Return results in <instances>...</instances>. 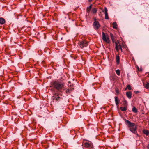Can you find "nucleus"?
I'll return each mask as SVG.
<instances>
[{"label":"nucleus","instance_id":"obj_1","mask_svg":"<svg viewBox=\"0 0 149 149\" xmlns=\"http://www.w3.org/2000/svg\"><path fill=\"white\" fill-rule=\"evenodd\" d=\"M124 120L130 130L133 134H136L138 136H139L138 134H137V126L135 124L131 122L126 119H125Z\"/></svg>","mask_w":149,"mask_h":149},{"label":"nucleus","instance_id":"obj_2","mask_svg":"<svg viewBox=\"0 0 149 149\" xmlns=\"http://www.w3.org/2000/svg\"><path fill=\"white\" fill-rule=\"evenodd\" d=\"M51 87L56 88L59 92H61L64 90V85L63 83L58 81H56L51 83Z\"/></svg>","mask_w":149,"mask_h":149},{"label":"nucleus","instance_id":"obj_3","mask_svg":"<svg viewBox=\"0 0 149 149\" xmlns=\"http://www.w3.org/2000/svg\"><path fill=\"white\" fill-rule=\"evenodd\" d=\"M62 96V94H60V93H55L53 94V95L52 96V99L54 100H55L57 101H60L61 98L59 97V95Z\"/></svg>","mask_w":149,"mask_h":149},{"label":"nucleus","instance_id":"obj_4","mask_svg":"<svg viewBox=\"0 0 149 149\" xmlns=\"http://www.w3.org/2000/svg\"><path fill=\"white\" fill-rule=\"evenodd\" d=\"M102 38L103 41H105L107 43H109L110 41L108 36H106L105 33L104 32H102Z\"/></svg>","mask_w":149,"mask_h":149},{"label":"nucleus","instance_id":"obj_5","mask_svg":"<svg viewBox=\"0 0 149 149\" xmlns=\"http://www.w3.org/2000/svg\"><path fill=\"white\" fill-rule=\"evenodd\" d=\"M95 21L93 23V26L95 30H97L98 29L100 26V25L99 24L98 22L96 20V19L95 18Z\"/></svg>","mask_w":149,"mask_h":149},{"label":"nucleus","instance_id":"obj_6","mask_svg":"<svg viewBox=\"0 0 149 149\" xmlns=\"http://www.w3.org/2000/svg\"><path fill=\"white\" fill-rule=\"evenodd\" d=\"M85 147L88 149H93V144L91 142L90 143L86 142L85 144Z\"/></svg>","mask_w":149,"mask_h":149},{"label":"nucleus","instance_id":"obj_7","mask_svg":"<svg viewBox=\"0 0 149 149\" xmlns=\"http://www.w3.org/2000/svg\"><path fill=\"white\" fill-rule=\"evenodd\" d=\"M88 45V43L85 40L81 41L80 43V47L82 48L86 47Z\"/></svg>","mask_w":149,"mask_h":149},{"label":"nucleus","instance_id":"obj_8","mask_svg":"<svg viewBox=\"0 0 149 149\" xmlns=\"http://www.w3.org/2000/svg\"><path fill=\"white\" fill-rule=\"evenodd\" d=\"M108 10L107 8L106 7H105L104 8V11L103 10H102V12H104L105 14V19H109V17L108 16V14L107 13Z\"/></svg>","mask_w":149,"mask_h":149},{"label":"nucleus","instance_id":"obj_9","mask_svg":"<svg viewBox=\"0 0 149 149\" xmlns=\"http://www.w3.org/2000/svg\"><path fill=\"white\" fill-rule=\"evenodd\" d=\"M117 77L114 74H113L111 75L110 77V79L111 81H115L117 79Z\"/></svg>","mask_w":149,"mask_h":149},{"label":"nucleus","instance_id":"obj_10","mask_svg":"<svg viewBox=\"0 0 149 149\" xmlns=\"http://www.w3.org/2000/svg\"><path fill=\"white\" fill-rule=\"evenodd\" d=\"M111 38V40H112V42H115V44H116V51L117 52H118V51H119V49H118V45L117 43L116 42H115V38H114V37Z\"/></svg>","mask_w":149,"mask_h":149},{"label":"nucleus","instance_id":"obj_11","mask_svg":"<svg viewBox=\"0 0 149 149\" xmlns=\"http://www.w3.org/2000/svg\"><path fill=\"white\" fill-rule=\"evenodd\" d=\"M126 93V95L129 99L131 98L132 97V93L130 91L127 92Z\"/></svg>","mask_w":149,"mask_h":149},{"label":"nucleus","instance_id":"obj_12","mask_svg":"<svg viewBox=\"0 0 149 149\" xmlns=\"http://www.w3.org/2000/svg\"><path fill=\"white\" fill-rule=\"evenodd\" d=\"M114 98L116 104L117 106L119 103L120 100L118 99L117 97L115 96Z\"/></svg>","mask_w":149,"mask_h":149},{"label":"nucleus","instance_id":"obj_13","mask_svg":"<svg viewBox=\"0 0 149 149\" xmlns=\"http://www.w3.org/2000/svg\"><path fill=\"white\" fill-rule=\"evenodd\" d=\"M5 23V20L3 18L1 17L0 18V24H3Z\"/></svg>","mask_w":149,"mask_h":149},{"label":"nucleus","instance_id":"obj_14","mask_svg":"<svg viewBox=\"0 0 149 149\" xmlns=\"http://www.w3.org/2000/svg\"><path fill=\"white\" fill-rule=\"evenodd\" d=\"M116 60L117 63L118 65L119 63L120 58L118 55H116Z\"/></svg>","mask_w":149,"mask_h":149},{"label":"nucleus","instance_id":"obj_15","mask_svg":"<svg viewBox=\"0 0 149 149\" xmlns=\"http://www.w3.org/2000/svg\"><path fill=\"white\" fill-rule=\"evenodd\" d=\"M74 89V88H69L68 89H67L66 90V93H71L72 90Z\"/></svg>","mask_w":149,"mask_h":149},{"label":"nucleus","instance_id":"obj_16","mask_svg":"<svg viewBox=\"0 0 149 149\" xmlns=\"http://www.w3.org/2000/svg\"><path fill=\"white\" fill-rule=\"evenodd\" d=\"M143 132L146 135H149V131L148 130H143Z\"/></svg>","mask_w":149,"mask_h":149},{"label":"nucleus","instance_id":"obj_17","mask_svg":"<svg viewBox=\"0 0 149 149\" xmlns=\"http://www.w3.org/2000/svg\"><path fill=\"white\" fill-rule=\"evenodd\" d=\"M143 84L144 86L145 87V88H147V89H149V83H147L146 84H145L144 83H143Z\"/></svg>","mask_w":149,"mask_h":149},{"label":"nucleus","instance_id":"obj_18","mask_svg":"<svg viewBox=\"0 0 149 149\" xmlns=\"http://www.w3.org/2000/svg\"><path fill=\"white\" fill-rule=\"evenodd\" d=\"M120 109L122 111H125L127 109V107H120Z\"/></svg>","mask_w":149,"mask_h":149},{"label":"nucleus","instance_id":"obj_19","mask_svg":"<svg viewBox=\"0 0 149 149\" xmlns=\"http://www.w3.org/2000/svg\"><path fill=\"white\" fill-rule=\"evenodd\" d=\"M92 5L91 4L90 6L89 7H87V12H88V13H89V12H90V10L92 8Z\"/></svg>","mask_w":149,"mask_h":149},{"label":"nucleus","instance_id":"obj_20","mask_svg":"<svg viewBox=\"0 0 149 149\" xmlns=\"http://www.w3.org/2000/svg\"><path fill=\"white\" fill-rule=\"evenodd\" d=\"M132 111L133 112L135 113H136L137 112V109L134 106L132 108Z\"/></svg>","mask_w":149,"mask_h":149},{"label":"nucleus","instance_id":"obj_21","mask_svg":"<svg viewBox=\"0 0 149 149\" xmlns=\"http://www.w3.org/2000/svg\"><path fill=\"white\" fill-rule=\"evenodd\" d=\"M112 24L113 26V28H114V29H116L117 28L116 26H117V23H116V22H113Z\"/></svg>","mask_w":149,"mask_h":149},{"label":"nucleus","instance_id":"obj_22","mask_svg":"<svg viewBox=\"0 0 149 149\" xmlns=\"http://www.w3.org/2000/svg\"><path fill=\"white\" fill-rule=\"evenodd\" d=\"M123 105L124 107H127V101L125 100H124V101L123 102Z\"/></svg>","mask_w":149,"mask_h":149},{"label":"nucleus","instance_id":"obj_23","mask_svg":"<svg viewBox=\"0 0 149 149\" xmlns=\"http://www.w3.org/2000/svg\"><path fill=\"white\" fill-rule=\"evenodd\" d=\"M127 88L129 90H131V88L130 85H128L127 86V87L125 88V90H126Z\"/></svg>","mask_w":149,"mask_h":149},{"label":"nucleus","instance_id":"obj_24","mask_svg":"<svg viewBox=\"0 0 149 149\" xmlns=\"http://www.w3.org/2000/svg\"><path fill=\"white\" fill-rule=\"evenodd\" d=\"M116 73L118 75H120V71L119 69H117L116 70Z\"/></svg>","mask_w":149,"mask_h":149},{"label":"nucleus","instance_id":"obj_25","mask_svg":"<svg viewBox=\"0 0 149 149\" xmlns=\"http://www.w3.org/2000/svg\"><path fill=\"white\" fill-rule=\"evenodd\" d=\"M92 12L93 13H96L97 11V9L96 8H94L92 9Z\"/></svg>","mask_w":149,"mask_h":149},{"label":"nucleus","instance_id":"obj_26","mask_svg":"<svg viewBox=\"0 0 149 149\" xmlns=\"http://www.w3.org/2000/svg\"><path fill=\"white\" fill-rule=\"evenodd\" d=\"M118 47L119 49H119L121 50L122 52V49L121 47V46L120 45H118Z\"/></svg>","mask_w":149,"mask_h":149},{"label":"nucleus","instance_id":"obj_27","mask_svg":"<svg viewBox=\"0 0 149 149\" xmlns=\"http://www.w3.org/2000/svg\"><path fill=\"white\" fill-rule=\"evenodd\" d=\"M115 91L116 93L117 94H118L119 93V90L118 89L116 88L115 89Z\"/></svg>","mask_w":149,"mask_h":149},{"label":"nucleus","instance_id":"obj_28","mask_svg":"<svg viewBox=\"0 0 149 149\" xmlns=\"http://www.w3.org/2000/svg\"><path fill=\"white\" fill-rule=\"evenodd\" d=\"M110 36H111V38H113V37H114L113 35L111 34V33L110 34Z\"/></svg>","mask_w":149,"mask_h":149},{"label":"nucleus","instance_id":"obj_29","mask_svg":"<svg viewBox=\"0 0 149 149\" xmlns=\"http://www.w3.org/2000/svg\"><path fill=\"white\" fill-rule=\"evenodd\" d=\"M134 92L136 94H137V93H139V92L138 91H135Z\"/></svg>","mask_w":149,"mask_h":149},{"label":"nucleus","instance_id":"obj_30","mask_svg":"<svg viewBox=\"0 0 149 149\" xmlns=\"http://www.w3.org/2000/svg\"><path fill=\"white\" fill-rule=\"evenodd\" d=\"M147 148L148 149H149V144H148V145L147 146Z\"/></svg>","mask_w":149,"mask_h":149},{"label":"nucleus","instance_id":"obj_31","mask_svg":"<svg viewBox=\"0 0 149 149\" xmlns=\"http://www.w3.org/2000/svg\"><path fill=\"white\" fill-rule=\"evenodd\" d=\"M92 0H88V1H89V2H91V1H92Z\"/></svg>","mask_w":149,"mask_h":149},{"label":"nucleus","instance_id":"obj_32","mask_svg":"<svg viewBox=\"0 0 149 149\" xmlns=\"http://www.w3.org/2000/svg\"><path fill=\"white\" fill-rule=\"evenodd\" d=\"M68 86H70L71 87V85H69V84H68Z\"/></svg>","mask_w":149,"mask_h":149},{"label":"nucleus","instance_id":"obj_33","mask_svg":"<svg viewBox=\"0 0 149 149\" xmlns=\"http://www.w3.org/2000/svg\"><path fill=\"white\" fill-rule=\"evenodd\" d=\"M70 83H71L70 81H69L68 82V83L70 84Z\"/></svg>","mask_w":149,"mask_h":149},{"label":"nucleus","instance_id":"obj_34","mask_svg":"<svg viewBox=\"0 0 149 149\" xmlns=\"http://www.w3.org/2000/svg\"><path fill=\"white\" fill-rule=\"evenodd\" d=\"M61 40H62V38H61Z\"/></svg>","mask_w":149,"mask_h":149}]
</instances>
